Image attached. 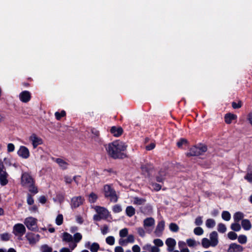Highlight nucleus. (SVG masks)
<instances>
[{"mask_svg":"<svg viewBox=\"0 0 252 252\" xmlns=\"http://www.w3.org/2000/svg\"><path fill=\"white\" fill-rule=\"evenodd\" d=\"M127 147V145L123 141L116 140L109 143L106 150L113 158H124L126 157L124 152L126 150Z\"/></svg>","mask_w":252,"mask_h":252,"instance_id":"1","label":"nucleus"},{"mask_svg":"<svg viewBox=\"0 0 252 252\" xmlns=\"http://www.w3.org/2000/svg\"><path fill=\"white\" fill-rule=\"evenodd\" d=\"M219 244V235L218 233L214 231L209 235V239L204 238L201 240V245L204 249L210 247H215Z\"/></svg>","mask_w":252,"mask_h":252,"instance_id":"2","label":"nucleus"},{"mask_svg":"<svg viewBox=\"0 0 252 252\" xmlns=\"http://www.w3.org/2000/svg\"><path fill=\"white\" fill-rule=\"evenodd\" d=\"M207 150L206 146L199 144L190 148L189 152L187 153L186 155L187 157L198 156L203 155Z\"/></svg>","mask_w":252,"mask_h":252,"instance_id":"3","label":"nucleus"},{"mask_svg":"<svg viewBox=\"0 0 252 252\" xmlns=\"http://www.w3.org/2000/svg\"><path fill=\"white\" fill-rule=\"evenodd\" d=\"M104 191L105 196L107 197H110L111 201L113 202H116L117 201L118 197L116 195L115 191L110 185H106L104 186Z\"/></svg>","mask_w":252,"mask_h":252,"instance_id":"4","label":"nucleus"},{"mask_svg":"<svg viewBox=\"0 0 252 252\" xmlns=\"http://www.w3.org/2000/svg\"><path fill=\"white\" fill-rule=\"evenodd\" d=\"M37 219L30 217L25 219L24 224L28 229L32 231H35L37 229Z\"/></svg>","mask_w":252,"mask_h":252,"instance_id":"5","label":"nucleus"},{"mask_svg":"<svg viewBox=\"0 0 252 252\" xmlns=\"http://www.w3.org/2000/svg\"><path fill=\"white\" fill-rule=\"evenodd\" d=\"M8 174L6 172L5 167L2 162H0V184L1 186H5L8 183Z\"/></svg>","mask_w":252,"mask_h":252,"instance_id":"6","label":"nucleus"},{"mask_svg":"<svg viewBox=\"0 0 252 252\" xmlns=\"http://www.w3.org/2000/svg\"><path fill=\"white\" fill-rule=\"evenodd\" d=\"M12 232L15 236L21 237L25 233L26 228L23 224L17 223L14 225Z\"/></svg>","mask_w":252,"mask_h":252,"instance_id":"7","label":"nucleus"},{"mask_svg":"<svg viewBox=\"0 0 252 252\" xmlns=\"http://www.w3.org/2000/svg\"><path fill=\"white\" fill-rule=\"evenodd\" d=\"M34 183L32 176L28 173H24L21 176V185L23 187H28Z\"/></svg>","mask_w":252,"mask_h":252,"instance_id":"8","label":"nucleus"},{"mask_svg":"<svg viewBox=\"0 0 252 252\" xmlns=\"http://www.w3.org/2000/svg\"><path fill=\"white\" fill-rule=\"evenodd\" d=\"M155 223V220L153 218H148L144 220L143 225L147 232H151Z\"/></svg>","mask_w":252,"mask_h":252,"instance_id":"9","label":"nucleus"},{"mask_svg":"<svg viewBox=\"0 0 252 252\" xmlns=\"http://www.w3.org/2000/svg\"><path fill=\"white\" fill-rule=\"evenodd\" d=\"M29 140L32 143V145L34 149L36 148L37 146L42 143L41 138L38 137L35 134H32L29 137Z\"/></svg>","mask_w":252,"mask_h":252,"instance_id":"10","label":"nucleus"},{"mask_svg":"<svg viewBox=\"0 0 252 252\" xmlns=\"http://www.w3.org/2000/svg\"><path fill=\"white\" fill-rule=\"evenodd\" d=\"M18 156L23 158H28L30 156V152L29 149L23 146H20L17 152Z\"/></svg>","mask_w":252,"mask_h":252,"instance_id":"11","label":"nucleus"},{"mask_svg":"<svg viewBox=\"0 0 252 252\" xmlns=\"http://www.w3.org/2000/svg\"><path fill=\"white\" fill-rule=\"evenodd\" d=\"M30 244L34 245L37 243L40 238L39 234H33L32 233H28L26 236Z\"/></svg>","mask_w":252,"mask_h":252,"instance_id":"12","label":"nucleus"},{"mask_svg":"<svg viewBox=\"0 0 252 252\" xmlns=\"http://www.w3.org/2000/svg\"><path fill=\"white\" fill-rule=\"evenodd\" d=\"M94 209L103 219H106L109 216L108 211L104 207L95 206Z\"/></svg>","mask_w":252,"mask_h":252,"instance_id":"13","label":"nucleus"},{"mask_svg":"<svg viewBox=\"0 0 252 252\" xmlns=\"http://www.w3.org/2000/svg\"><path fill=\"white\" fill-rule=\"evenodd\" d=\"M244 248L242 246L236 243H232L229 245L227 252H242Z\"/></svg>","mask_w":252,"mask_h":252,"instance_id":"14","label":"nucleus"},{"mask_svg":"<svg viewBox=\"0 0 252 252\" xmlns=\"http://www.w3.org/2000/svg\"><path fill=\"white\" fill-rule=\"evenodd\" d=\"M31 98V94L29 91H24L19 94V98L21 101L24 103L28 102Z\"/></svg>","mask_w":252,"mask_h":252,"instance_id":"15","label":"nucleus"},{"mask_svg":"<svg viewBox=\"0 0 252 252\" xmlns=\"http://www.w3.org/2000/svg\"><path fill=\"white\" fill-rule=\"evenodd\" d=\"M165 244L167 246V250L169 252H172L174 250L175 247L176 245V242L175 239L169 238L166 239Z\"/></svg>","mask_w":252,"mask_h":252,"instance_id":"16","label":"nucleus"},{"mask_svg":"<svg viewBox=\"0 0 252 252\" xmlns=\"http://www.w3.org/2000/svg\"><path fill=\"white\" fill-rule=\"evenodd\" d=\"M83 199L81 196L72 198L71 200V206L73 208H77L81 205L83 202Z\"/></svg>","mask_w":252,"mask_h":252,"instance_id":"17","label":"nucleus"},{"mask_svg":"<svg viewBox=\"0 0 252 252\" xmlns=\"http://www.w3.org/2000/svg\"><path fill=\"white\" fill-rule=\"evenodd\" d=\"M164 228V221H160L158 224L155 233L157 236H160Z\"/></svg>","mask_w":252,"mask_h":252,"instance_id":"18","label":"nucleus"},{"mask_svg":"<svg viewBox=\"0 0 252 252\" xmlns=\"http://www.w3.org/2000/svg\"><path fill=\"white\" fill-rule=\"evenodd\" d=\"M85 247L89 248L92 252H97L99 249V245L98 243L94 242L91 244L90 242H88L85 244Z\"/></svg>","mask_w":252,"mask_h":252,"instance_id":"19","label":"nucleus"},{"mask_svg":"<svg viewBox=\"0 0 252 252\" xmlns=\"http://www.w3.org/2000/svg\"><path fill=\"white\" fill-rule=\"evenodd\" d=\"M110 131L114 136L118 137L122 134L123 130L122 127L114 126L111 128Z\"/></svg>","mask_w":252,"mask_h":252,"instance_id":"20","label":"nucleus"},{"mask_svg":"<svg viewBox=\"0 0 252 252\" xmlns=\"http://www.w3.org/2000/svg\"><path fill=\"white\" fill-rule=\"evenodd\" d=\"M237 119V116L231 113H227L225 115L224 119L226 123L230 124L232 121Z\"/></svg>","mask_w":252,"mask_h":252,"instance_id":"21","label":"nucleus"},{"mask_svg":"<svg viewBox=\"0 0 252 252\" xmlns=\"http://www.w3.org/2000/svg\"><path fill=\"white\" fill-rule=\"evenodd\" d=\"M244 179L250 184H252V166L248 167L247 173L245 176Z\"/></svg>","mask_w":252,"mask_h":252,"instance_id":"22","label":"nucleus"},{"mask_svg":"<svg viewBox=\"0 0 252 252\" xmlns=\"http://www.w3.org/2000/svg\"><path fill=\"white\" fill-rule=\"evenodd\" d=\"M241 225L245 230H249L251 229L252 225L249 220L247 219L242 220Z\"/></svg>","mask_w":252,"mask_h":252,"instance_id":"23","label":"nucleus"},{"mask_svg":"<svg viewBox=\"0 0 252 252\" xmlns=\"http://www.w3.org/2000/svg\"><path fill=\"white\" fill-rule=\"evenodd\" d=\"M55 161L63 169H66L68 167V163L62 158H56Z\"/></svg>","mask_w":252,"mask_h":252,"instance_id":"24","label":"nucleus"},{"mask_svg":"<svg viewBox=\"0 0 252 252\" xmlns=\"http://www.w3.org/2000/svg\"><path fill=\"white\" fill-rule=\"evenodd\" d=\"M126 213L127 216L131 217L135 213V209L131 206H127L126 209Z\"/></svg>","mask_w":252,"mask_h":252,"instance_id":"25","label":"nucleus"},{"mask_svg":"<svg viewBox=\"0 0 252 252\" xmlns=\"http://www.w3.org/2000/svg\"><path fill=\"white\" fill-rule=\"evenodd\" d=\"M166 175V172L164 170H162L159 171L158 175L156 177L157 181L158 182H162Z\"/></svg>","mask_w":252,"mask_h":252,"instance_id":"26","label":"nucleus"},{"mask_svg":"<svg viewBox=\"0 0 252 252\" xmlns=\"http://www.w3.org/2000/svg\"><path fill=\"white\" fill-rule=\"evenodd\" d=\"M145 199L142 198L134 197L133 198V203L137 205H142L145 203Z\"/></svg>","mask_w":252,"mask_h":252,"instance_id":"27","label":"nucleus"},{"mask_svg":"<svg viewBox=\"0 0 252 252\" xmlns=\"http://www.w3.org/2000/svg\"><path fill=\"white\" fill-rule=\"evenodd\" d=\"M63 240L67 242L73 241L72 236L67 232H64L63 234Z\"/></svg>","mask_w":252,"mask_h":252,"instance_id":"28","label":"nucleus"},{"mask_svg":"<svg viewBox=\"0 0 252 252\" xmlns=\"http://www.w3.org/2000/svg\"><path fill=\"white\" fill-rule=\"evenodd\" d=\"M205 224L209 228H213L216 225V221L212 219H208L206 220Z\"/></svg>","mask_w":252,"mask_h":252,"instance_id":"29","label":"nucleus"},{"mask_svg":"<svg viewBox=\"0 0 252 252\" xmlns=\"http://www.w3.org/2000/svg\"><path fill=\"white\" fill-rule=\"evenodd\" d=\"M244 215L243 213L240 212H236L233 216V218L236 222H239L240 220H242Z\"/></svg>","mask_w":252,"mask_h":252,"instance_id":"30","label":"nucleus"},{"mask_svg":"<svg viewBox=\"0 0 252 252\" xmlns=\"http://www.w3.org/2000/svg\"><path fill=\"white\" fill-rule=\"evenodd\" d=\"M82 238V236L80 233H76L74 234L73 237V241L75 243L79 242Z\"/></svg>","mask_w":252,"mask_h":252,"instance_id":"31","label":"nucleus"},{"mask_svg":"<svg viewBox=\"0 0 252 252\" xmlns=\"http://www.w3.org/2000/svg\"><path fill=\"white\" fill-rule=\"evenodd\" d=\"M40 251L41 252H52V248L47 245L45 244L41 246Z\"/></svg>","mask_w":252,"mask_h":252,"instance_id":"32","label":"nucleus"},{"mask_svg":"<svg viewBox=\"0 0 252 252\" xmlns=\"http://www.w3.org/2000/svg\"><path fill=\"white\" fill-rule=\"evenodd\" d=\"M221 217L222 219L226 221L229 220L231 218L230 214L228 211H223Z\"/></svg>","mask_w":252,"mask_h":252,"instance_id":"33","label":"nucleus"},{"mask_svg":"<svg viewBox=\"0 0 252 252\" xmlns=\"http://www.w3.org/2000/svg\"><path fill=\"white\" fill-rule=\"evenodd\" d=\"M238 241L241 244H245L247 242V237L245 235H240L238 237Z\"/></svg>","mask_w":252,"mask_h":252,"instance_id":"34","label":"nucleus"},{"mask_svg":"<svg viewBox=\"0 0 252 252\" xmlns=\"http://www.w3.org/2000/svg\"><path fill=\"white\" fill-rule=\"evenodd\" d=\"M89 201L90 203H94L97 199V196L94 192H92L89 195Z\"/></svg>","mask_w":252,"mask_h":252,"instance_id":"35","label":"nucleus"},{"mask_svg":"<svg viewBox=\"0 0 252 252\" xmlns=\"http://www.w3.org/2000/svg\"><path fill=\"white\" fill-rule=\"evenodd\" d=\"M218 230L220 233H223L226 231V227L224 224L220 223L218 225Z\"/></svg>","mask_w":252,"mask_h":252,"instance_id":"36","label":"nucleus"},{"mask_svg":"<svg viewBox=\"0 0 252 252\" xmlns=\"http://www.w3.org/2000/svg\"><path fill=\"white\" fill-rule=\"evenodd\" d=\"M238 222H236L231 224V228L233 231H239L241 230V225Z\"/></svg>","mask_w":252,"mask_h":252,"instance_id":"37","label":"nucleus"},{"mask_svg":"<svg viewBox=\"0 0 252 252\" xmlns=\"http://www.w3.org/2000/svg\"><path fill=\"white\" fill-rule=\"evenodd\" d=\"M115 242V238L113 236H109L106 238V242L108 245L112 246Z\"/></svg>","mask_w":252,"mask_h":252,"instance_id":"38","label":"nucleus"},{"mask_svg":"<svg viewBox=\"0 0 252 252\" xmlns=\"http://www.w3.org/2000/svg\"><path fill=\"white\" fill-rule=\"evenodd\" d=\"M128 235V229L126 228H124L120 230L119 232V235L120 237L123 238L126 237Z\"/></svg>","mask_w":252,"mask_h":252,"instance_id":"39","label":"nucleus"},{"mask_svg":"<svg viewBox=\"0 0 252 252\" xmlns=\"http://www.w3.org/2000/svg\"><path fill=\"white\" fill-rule=\"evenodd\" d=\"M1 240L4 241H8L11 237V235L8 233H4L0 235Z\"/></svg>","mask_w":252,"mask_h":252,"instance_id":"40","label":"nucleus"},{"mask_svg":"<svg viewBox=\"0 0 252 252\" xmlns=\"http://www.w3.org/2000/svg\"><path fill=\"white\" fill-rule=\"evenodd\" d=\"M169 229L171 231L176 232L179 230V228L176 223H171L169 225Z\"/></svg>","mask_w":252,"mask_h":252,"instance_id":"41","label":"nucleus"},{"mask_svg":"<svg viewBox=\"0 0 252 252\" xmlns=\"http://www.w3.org/2000/svg\"><path fill=\"white\" fill-rule=\"evenodd\" d=\"M152 189L155 191H158L161 188V186L156 183H152L151 184Z\"/></svg>","mask_w":252,"mask_h":252,"instance_id":"42","label":"nucleus"},{"mask_svg":"<svg viewBox=\"0 0 252 252\" xmlns=\"http://www.w3.org/2000/svg\"><path fill=\"white\" fill-rule=\"evenodd\" d=\"M29 188V190L30 192L36 194L38 192V190L36 187L34 186V183L31 185H29L27 187Z\"/></svg>","mask_w":252,"mask_h":252,"instance_id":"43","label":"nucleus"},{"mask_svg":"<svg viewBox=\"0 0 252 252\" xmlns=\"http://www.w3.org/2000/svg\"><path fill=\"white\" fill-rule=\"evenodd\" d=\"M187 243L188 245L190 247H195L197 245V243L194 239H188L187 240Z\"/></svg>","mask_w":252,"mask_h":252,"instance_id":"44","label":"nucleus"},{"mask_svg":"<svg viewBox=\"0 0 252 252\" xmlns=\"http://www.w3.org/2000/svg\"><path fill=\"white\" fill-rule=\"evenodd\" d=\"M63 216L61 214H59L57 216L56 219V223L57 225H60L63 223Z\"/></svg>","mask_w":252,"mask_h":252,"instance_id":"45","label":"nucleus"},{"mask_svg":"<svg viewBox=\"0 0 252 252\" xmlns=\"http://www.w3.org/2000/svg\"><path fill=\"white\" fill-rule=\"evenodd\" d=\"M193 232L196 235H201L203 234L204 231L200 227H197L194 229Z\"/></svg>","mask_w":252,"mask_h":252,"instance_id":"46","label":"nucleus"},{"mask_svg":"<svg viewBox=\"0 0 252 252\" xmlns=\"http://www.w3.org/2000/svg\"><path fill=\"white\" fill-rule=\"evenodd\" d=\"M112 210L115 213H119L122 211V208L120 205L116 204L113 207Z\"/></svg>","mask_w":252,"mask_h":252,"instance_id":"47","label":"nucleus"},{"mask_svg":"<svg viewBox=\"0 0 252 252\" xmlns=\"http://www.w3.org/2000/svg\"><path fill=\"white\" fill-rule=\"evenodd\" d=\"M227 236L229 239L232 240H235L237 238V234L233 231L228 232Z\"/></svg>","mask_w":252,"mask_h":252,"instance_id":"48","label":"nucleus"},{"mask_svg":"<svg viewBox=\"0 0 252 252\" xmlns=\"http://www.w3.org/2000/svg\"><path fill=\"white\" fill-rule=\"evenodd\" d=\"M152 168L151 165L149 164L143 165L141 166V169L142 170L143 172L147 173L149 172V170Z\"/></svg>","mask_w":252,"mask_h":252,"instance_id":"49","label":"nucleus"},{"mask_svg":"<svg viewBox=\"0 0 252 252\" xmlns=\"http://www.w3.org/2000/svg\"><path fill=\"white\" fill-rule=\"evenodd\" d=\"M56 118L57 120H60L62 117H63L65 115V112L64 111H62L61 113L57 112L55 114Z\"/></svg>","mask_w":252,"mask_h":252,"instance_id":"50","label":"nucleus"},{"mask_svg":"<svg viewBox=\"0 0 252 252\" xmlns=\"http://www.w3.org/2000/svg\"><path fill=\"white\" fill-rule=\"evenodd\" d=\"M154 244L158 247H161L163 245L162 241L159 239H156L154 240Z\"/></svg>","mask_w":252,"mask_h":252,"instance_id":"51","label":"nucleus"},{"mask_svg":"<svg viewBox=\"0 0 252 252\" xmlns=\"http://www.w3.org/2000/svg\"><path fill=\"white\" fill-rule=\"evenodd\" d=\"M137 233L142 237H143L145 235V231L144 229L142 227H138L136 229Z\"/></svg>","mask_w":252,"mask_h":252,"instance_id":"52","label":"nucleus"},{"mask_svg":"<svg viewBox=\"0 0 252 252\" xmlns=\"http://www.w3.org/2000/svg\"><path fill=\"white\" fill-rule=\"evenodd\" d=\"M126 239L127 243H133L134 242V237L133 235H129Z\"/></svg>","mask_w":252,"mask_h":252,"instance_id":"53","label":"nucleus"},{"mask_svg":"<svg viewBox=\"0 0 252 252\" xmlns=\"http://www.w3.org/2000/svg\"><path fill=\"white\" fill-rule=\"evenodd\" d=\"M187 141L185 139H181L177 143V145L179 148L182 147L183 145L186 144Z\"/></svg>","mask_w":252,"mask_h":252,"instance_id":"54","label":"nucleus"},{"mask_svg":"<svg viewBox=\"0 0 252 252\" xmlns=\"http://www.w3.org/2000/svg\"><path fill=\"white\" fill-rule=\"evenodd\" d=\"M33 203H34L33 198L31 196V195H30V194H28V196H27V203L29 205H31L32 204H33Z\"/></svg>","mask_w":252,"mask_h":252,"instance_id":"55","label":"nucleus"},{"mask_svg":"<svg viewBox=\"0 0 252 252\" xmlns=\"http://www.w3.org/2000/svg\"><path fill=\"white\" fill-rule=\"evenodd\" d=\"M109 228L107 225H104L101 228V232L103 235H106L108 232Z\"/></svg>","mask_w":252,"mask_h":252,"instance_id":"56","label":"nucleus"},{"mask_svg":"<svg viewBox=\"0 0 252 252\" xmlns=\"http://www.w3.org/2000/svg\"><path fill=\"white\" fill-rule=\"evenodd\" d=\"M14 149H15V146L13 144L9 143L7 145V152H9V153L12 152L14 151Z\"/></svg>","mask_w":252,"mask_h":252,"instance_id":"57","label":"nucleus"},{"mask_svg":"<svg viewBox=\"0 0 252 252\" xmlns=\"http://www.w3.org/2000/svg\"><path fill=\"white\" fill-rule=\"evenodd\" d=\"M203 223V221L202 220V217H198L196 218L195 220V224L196 225H201Z\"/></svg>","mask_w":252,"mask_h":252,"instance_id":"58","label":"nucleus"},{"mask_svg":"<svg viewBox=\"0 0 252 252\" xmlns=\"http://www.w3.org/2000/svg\"><path fill=\"white\" fill-rule=\"evenodd\" d=\"M156 145L155 143H151L149 145H147L145 147L146 149L148 151H150L155 148Z\"/></svg>","mask_w":252,"mask_h":252,"instance_id":"59","label":"nucleus"},{"mask_svg":"<svg viewBox=\"0 0 252 252\" xmlns=\"http://www.w3.org/2000/svg\"><path fill=\"white\" fill-rule=\"evenodd\" d=\"M232 106L234 109H237L240 108L242 106V104L241 102H239L238 103L235 102H233L232 103Z\"/></svg>","mask_w":252,"mask_h":252,"instance_id":"60","label":"nucleus"},{"mask_svg":"<svg viewBox=\"0 0 252 252\" xmlns=\"http://www.w3.org/2000/svg\"><path fill=\"white\" fill-rule=\"evenodd\" d=\"M132 250L133 252H140V248L137 245H134L132 248Z\"/></svg>","mask_w":252,"mask_h":252,"instance_id":"61","label":"nucleus"},{"mask_svg":"<svg viewBox=\"0 0 252 252\" xmlns=\"http://www.w3.org/2000/svg\"><path fill=\"white\" fill-rule=\"evenodd\" d=\"M47 199L45 196H41L38 198V201L40 203L42 204H44L46 203Z\"/></svg>","mask_w":252,"mask_h":252,"instance_id":"62","label":"nucleus"},{"mask_svg":"<svg viewBox=\"0 0 252 252\" xmlns=\"http://www.w3.org/2000/svg\"><path fill=\"white\" fill-rule=\"evenodd\" d=\"M91 131H92V133L93 134H94V138L95 137H97L99 135V131L98 130H97L95 128H92V130H91Z\"/></svg>","mask_w":252,"mask_h":252,"instance_id":"63","label":"nucleus"},{"mask_svg":"<svg viewBox=\"0 0 252 252\" xmlns=\"http://www.w3.org/2000/svg\"><path fill=\"white\" fill-rule=\"evenodd\" d=\"M115 252H124L123 248L121 246H117L114 249Z\"/></svg>","mask_w":252,"mask_h":252,"instance_id":"64","label":"nucleus"}]
</instances>
